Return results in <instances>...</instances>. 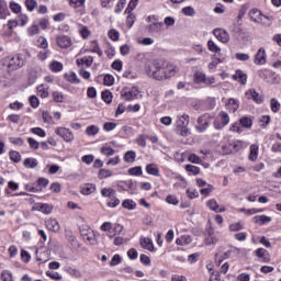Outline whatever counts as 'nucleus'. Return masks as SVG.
I'll use <instances>...</instances> for the list:
<instances>
[{"mask_svg":"<svg viewBox=\"0 0 281 281\" xmlns=\"http://www.w3.org/2000/svg\"><path fill=\"white\" fill-rule=\"evenodd\" d=\"M161 71H162V80H168V78H172V76H177V72L179 71V67L177 65L162 59L161 61Z\"/></svg>","mask_w":281,"mask_h":281,"instance_id":"obj_3","label":"nucleus"},{"mask_svg":"<svg viewBox=\"0 0 281 281\" xmlns=\"http://www.w3.org/2000/svg\"><path fill=\"white\" fill-rule=\"evenodd\" d=\"M1 280H2V281H13L12 272H10V271H8V270H4V271L1 273Z\"/></svg>","mask_w":281,"mask_h":281,"instance_id":"obj_62","label":"nucleus"},{"mask_svg":"<svg viewBox=\"0 0 281 281\" xmlns=\"http://www.w3.org/2000/svg\"><path fill=\"white\" fill-rule=\"evenodd\" d=\"M252 223H256L257 225H265L267 223H271V217L267 215H256L252 217Z\"/></svg>","mask_w":281,"mask_h":281,"instance_id":"obj_22","label":"nucleus"},{"mask_svg":"<svg viewBox=\"0 0 281 281\" xmlns=\"http://www.w3.org/2000/svg\"><path fill=\"white\" fill-rule=\"evenodd\" d=\"M45 224L49 232H60V224H58V221L50 218L47 220Z\"/></svg>","mask_w":281,"mask_h":281,"instance_id":"obj_19","label":"nucleus"},{"mask_svg":"<svg viewBox=\"0 0 281 281\" xmlns=\"http://www.w3.org/2000/svg\"><path fill=\"white\" fill-rule=\"evenodd\" d=\"M182 14H184V16H194L196 11L192 7H184L182 8Z\"/></svg>","mask_w":281,"mask_h":281,"instance_id":"obj_57","label":"nucleus"},{"mask_svg":"<svg viewBox=\"0 0 281 281\" xmlns=\"http://www.w3.org/2000/svg\"><path fill=\"white\" fill-rule=\"evenodd\" d=\"M37 5H38V2H36V0H25V7H26V10H29V12H34Z\"/></svg>","mask_w":281,"mask_h":281,"instance_id":"obj_49","label":"nucleus"},{"mask_svg":"<svg viewBox=\"0 0 281 281\" xmlns=\"http://www.w3.org/2000/svg\"><path fill=\"white\" fill-rule=\"evenodd\" d=\"M9 142L11 144H14V146H24L25 140L21 137H10Z\"/></svg>","mask_w":281,"mask_h":281,"instance_id":"obj_58","label":"nucleus"},{"mask_svg":"<svg viewBox=\"0 0 281 281\" xmlns=\"http://www.w3.org/2000/svg\"><path fill=\"white\" fill-rule=\"evenodd\" d=\"M207 49L209 52H211L212 54H221V48L218 47V45H216V43L212 40H210L207 42Z\"/></svg>","mask_w":281,"mask_h":281,"instance_id":"obj_33","label":"nucleus"},{"mask_svg":"<svg viewBox=\"0 0 281 281\" xmlns=\"http://www.w3.org/2000/svg\"><path fill=\"white\" fill-rule=\"evenodd\" d=\"M186 170L188 171L189 175H193V176H196L201 172V168L193 165H187Z\"/></svg>","mask_w":281,"mask_h":281,"instance_id":"obj_47","label":"nucleus"},{"mask_svg":"<svg viewBox=\"0 0 281 281\" xmlns=\"http://www.w3.org/2000/svg\"><path fill=\"white\" fill-rule=\"evenodd\" d=\"M125 7H126V0H119L114 9L115 14H120V12H122V10H124Z\"/></svg>","mask_w":281,"mask_h":281,"instance_id":"obj_59","label":"nucleus"},{"mask_svg":"<svg viewBox=\"0 0 281 281\" xmlns=\"http://www.w3.org/2000/svg\"><path fill=\"white\" fill-rule=\"evenodd\" d=\"M101 98L106 104H111V102H113V93L109 90L103 91Z\"/></svg>","mask_w":281,"mask_h":281,"instance_id":"obj_43","label":"nucleus"},{"mask_svg":"<svg viewBox=\"0 0 281 281\" xmlns=\"http://www.w3.org/2000/svg\"><path fill=\"white\" fill-rule=\"evenodd\" d=\"M238 100L236 99H229L228 102L226 103V109L231 112V113H236L238 111Z\"/></svg>","mask_w":281,"mask_h":281,"instance_id":"obj_23","label":"nucleus"},{"mask_svg":"<svg viewBox=\"0 0 281 281\" xmlns=\"http://www.w3.org/2000/svg\"><path fill=\"white\" fill-rule=\"evenodd\" d=\"M175 23H177V19H175V16H166L162 22L165 26V32H167V30H170V27H173Z\"/></svg>","mask_w":281,"mask_h":281,"instance_id":"obj_26","label":"nucleus"},{"mask_svg":"<svg viewBox=\"0 0 281 281\" xmlns=\"http://www.w3.org/2000/svg\"><path fill=\"white\" fill-rule=\"evenodd\" d=\"M128 175H132V177H142V175H144V171L142 170V166L130 168Z\"/></svg>","mask_w":281,"mask_h":281,"instance_id":"obj_42","label":"nucleus"},{"mask_svg":"<svg viewBox=\"0 0 281 281\" xmlns=\"http://www.w3.org/2000/svg\"><path fill=\"white\" fill-rule=\"evenodd\" d=\"M3 63L10 71H16V69L25 66V55L16 54L14 56H8Z\"/></svg>","mask_w":281,"mask_h":281,"instance_id":"obj_2","label":"nucleus"},{"mask_svg":"<svg viewBox=\"0 0 281 281\" xmlns=\"http://www.w3.org/2000/svg\"><path fill=\"white\" fill-rule=\"evenodd\" d=\"M31 133H33V135H37L38 137H46L47 136V133H45V130H43L41 127L31 128Z\"/></svg>","mask_w":281,"mask_h":281,"instance_id":"obj_56","label":"nucleus"},{"mask_svg":"<svg viewBox=\"0 0 281 281\" xmlns=\"http://www.w3.org/2000/svg\"><path fill=\"white\" fill-rule=\"evenodd\" d=\"M65 77L66 80L71 85H80V78H78V75H76V72H70L69 75H65Z\"/></svg>","mask_w":281,"mask_h":281,"instance_id":"obj_34","label":"nucleus"},{"mask_svg":"<svg viewBox=\"0 0 281 281\" xmlns=\"http://www.w3.org/2000/svg\"><path fill=\"white\" fill-rule=\"evenodd\" d=\"M9 158L11 159V161H13L14 164H19V161H21V154L16 150H11L9 153Z\"/></svg>","mask_w":281,"mask_h":281,"instance_id":"obj_48","label":"nucleus"},{"mask_svg":"<svg viewBox=\"0 0 281 281\" xmlns=\"http://www.w3.org/2000/svg\"><path fill=\"white\" fill-rule=\"evenodd\" d=\"M109 177H113V171L109 169H101L99 171V179H109Z\"/></svg>","mask_w":281,"mask_h":281,"instance_id":"obj_55","label":"nucleus"},{"mask_svg":"<svg viewBox=\"0 0 281 281\" xmlns=\"http://www.w3.org/2000/svg\"><path fill=\"white\" fill-rule=\"evenodd\" d=\"M139 243H140V247H143V249H147V251L155 250V245L153 244V239H150L148 237H140Z\"/></svg>","mask_w":281,"mask_h":281,"instance_id":"obj_13","label":"nucleus"},{"mask_svg":"<svg viewBox=\"0 0 281 281\" xmlns=\"http://www.w3.org/2000/svg\"><path fill=\"white\" fill-rule=\"evenodd\" d=\"M137 95H139V89L137 87H133L131 90L122 92V98L127 102L131 100H136Z\"/></svg>","mask_w":281,"mask_h":281,"instance_id":"obj_11","label":"nucleus"},{"mask_svg":"<svg viewBox=\"0 0 281 281\" xmlns=\"http://www.w3.org/2000/svg\"><path fill=\"white\" fill-rule=\"evenodd\" d=\"M177 124L178 127L188 126L190 124V115L182 114L181 116H179Z\"/></svg>","mask_w":281,"mask_h":281,"instance_id":"obj_32","label":"nucleus"},{"mask_svg":"<svg viewBox=\"0 0 281 281\" xmlns=\"http://www.w3.org/2000/svg\"><path fill=\"white\" fill-rule=\"evenodd\" d=\"M190 243H192V237L186 236V235L176 239V244L180 245L182 247L186 246V245H190Z\"/></svg>","mask_w":281,"mask_h":281,"instance_id":"obj_39","label":"nucleus"},{"mask_svg":"<svg viewBox=\"0 0 281 281\" xmlns=\"http://www.w3.org/2000/svg\"><path fill=\"white\" fill-rule=\"evenodd\" d=\"M56 43H57L58 47H60L61 49H68V47H71V45H72L71 37H69L67 35L57 36Z\"/></svg>","mask_w":281,"mask_h":281,"instance_id":"obj_8","label":"nucleus"},{"mask_svg":"<svg viewBox=\"0 0 281 281\" xmlns=\"http://www.w3.org/2000/svg\"><path fill=\"white\" fill-rule=\"evenodd\" d=\"M210 114H203L198 119V126L196 131L199 133H205L207 128L210 127Z\"/></svg>","mask_w":281,"mask_h":281,"instance_id":"obj_5","label":"nucleus"},{"mask_svg":"<svg viewBox=\"0 0 281 281\" xmlns=\"http://www.w3.org/2000/svg\"><path fill=\"white\" fill-rule=\"evenodd\" d=\"M8 16H10L8 2L5 0H0V19H8Z\"/></svg>","mask_w":281,"mask_h":281,"instance_id":"obj_18","label":"nucleus"},{"mask_svg":"<svg viewBox=\"0 0 281 281\" xmlns=\"http://www.w3.org/2000/svg\"><path fill=\"white\" fill-rule=\"evenodd\" d=\"M249 18L251 21H254V23H262V19H267V16H265L258 9L250 10Z\"/></svg>","mask_w":281,"mask_h":281,"instance_id":"obj_12","label":"nucleus"},{"mask_svg":"<svg viewBox=\"0 0 281 281\" xmlns=\"http://www.w3.org/2000/svg\"><path fill=\"white\" fill-rule=\"evenodd\" d=\"M245 228V225L240 222H236L229 225V232H240Z\"/></svg>","mask_w":281,"mask_h":281,"instance_id":"obj_54","label":"nucleus"},{"mask_svg":"<svg viewBox=\"0 0 281 281\" xmlns=\"http://www.w3.org/2000/svg\"><path fill=\"white\" fill-rule=\"evenodd\" d=\"M188 161H190L191 164H201V157H199L196 154H191L188 157Z\"/></svg>","mask_w":281,"mask_h":281,"instance_id":"obj_61","label":"nucleus"},{"mask_svg":"<svg viewBox=\"0 0 281 281\" xmlns=\"http://www.w3.org/2000/svg\"><path fill=\"white\" fill-rule=\"evenodd\" d=\"M270 106H271L272 113H278V111H280V106H281L280 101H278L277 99H271Z\"/></svg>","mask_w":281,"mask_h":281,"instance_id":"obj_53","label":"nucleus"},{"mask_svg":"<svg viewBox=\"0 0 281 281\" xmlns=\"http://www.w3.org/2000/svg\"><path fill=\"white\" fill-rule=\"evenodd\" d=\"M139 0H131L128 2L127 8L125 9V14H131V12H133V10H135V8H137Z\"/></svg>","mask_w":281,"mask_h":281,"instance_id":"obj_45","label":"nucleus"},{"mask_svg":"<svg viewBox=\"0 0 281 281\" xmlns=\"http://www.w3.org/2000/svg\"><path fill=\"white\" fill-rule=\"evenodd\" d=\"M135 21H137L135 13H133V12L127 13L126 25H127L128 30H131V27H133V25H135Z\"/></svg>","mask_w":281,"mask_h":281,"instance_id":"obj_41","label":"nucleus"},{"mask_svg":"<svg viewBox=\"0 0 281 281\" xmlns=\"http://www.w3.org/2000/svg\"><path fill=\"white\" fill-rule=\"evenodd\" d=\"M122 207H124L125 210L133 211L137 207V203L131 199H126L123 201Z\"/></svg>","mask_w":281,"mask_h":281,"instance_id":"obj_30","label":"nucleus"},{"mask_svg":"<svg viewBox=\"0 0 281 281\" xmlns=\"http://www.w3.org/2000/svg\"><path fill=\"white\" fill-rule=\"evenodd\" d=\"M23 166L24 168L34 169L38 166V160L36 158H25Z\"/></svg>","mask_w":281,"mask_h":281,"instance_id":"obj_28","label":"nucleus"},{"mask_svg":"<svg viewBox=\"0 0 281 281\" xmlns=\"http://www.w3.org/2000/svg\"><path fill=\"white\" fill-rule=\"evenodd\" d=\"M114 194H117V192L115 191V189L113 188H103L101 190V195L104 198V199H112V196Z\"/></svg>","mask_w":281,"mask_h":281,"instance_id":"obj_29","label":"nucleus"},{"mask_svg":"<svg viewBox=\"0 0 281 281\" xmlns=\"http://www.w3.org/2000/svg\"><path fill=\"white\" fill-rule=\"evenodd\" d=\"M162 59H153L145 64V74L153 80H164V72L161 71Z\"/></svg>","mask_w":281,"mask_h":281,"instance_id":"obj_1","label":"nucleus"},{"mask_svg":"<svg viewBox=\"0 0 281 281\" xmlns=\"http://www.w3.org/2000/svg\"><path fill=\"white\" fill-rule=\"evenodd\" d=\"M115 128H117V123L106 122L103 124V131L106 133H111V131H115Z\"/></svg>","mask_w":281,"mask_h":281,"instance_id":"obj_52","label":"nucleus"},{"mask_svg":"<svg viewBox=\"0 0 281 281\" xmlns=\"http://www.w3.org/2000/svg\"><path fill=\"white\" fill-rule=\"evenodd\" d=\"M213 34L221 43H229V33H227V31L223 29H214Z\"/></svg>","mask_w":281,"mask_h":281,"instance_id":"obj_9","label":"nucleus"},{"mask_svg":"<svg viewBox=\"0 0 281 281\" xmlns=\"http://www.w3.org/2000/svg\"><path fill=\"white\" fill-rule=\"evenodd\" d=\"M227 124H229V114L223 111L220 112L216 119L214 120V128H216V131H221L222 128H225Z\"/></svg>","mask_w":281,"mask_h":281,"instance_id":"obj_4","label":"nucleus"},{"mask_svg":"<svg viewBox=\"0 0 281 281\" xmlns=\"http://www.w3.org/2000/svg\"><path fill=\"white\" fill-rule=\"evenodd\" d=\"M70 8H85L87 0H68Z\"/></svg>","mask_w":281,"mask_h":281,"instance_id":"obj_50","label":"nucleus"},{"mask_svg":"<svg viewBox=\"0 0 281 281\" xmlns=\"http://www.w3.org/2000/svg\"><path fill=\"white\" fill-rule=\"evenodd\" d=\"M101 154L105 155V157H113L115 155V149L111 148V146H103L101 148Z\"/></svg>","mask_w":281,"mask_h":281,"instance_id":"obj_46","label":"nucleus"},{"mask_svg":"<svg viewBox=\"0 0 281 281\" xmlns=\"http://www.w3.org/2000/svg\"><path fill=\"white\" fill-rule=\"evenodd\" d=\"M10 10L14 13V14H20L21 12V4L14 2V1H11L10 2Z\"/></svg>","mask_w":281,"mask_h":281,"instance_id":"obj_60","label":"nucleus"},{"mask_svg":"<svg viewBox=\"0 0 281 281\" xmlns=\"http://www.w3.org/2000/svg\"><path fill=\"white\" fill-rule=\"evenodd\" d=\"M233 80L240 82V85H247V74H245L243 70L238 69L233 75Z\"/></svg>","mask_w":281,"mask_h":281,"instance_id":"obj_16","label":"nucleus"},{"mask_svg":"<svg viewBox=\"0 0 281 281\" xmlns=\"http://www.w3.org/2000/svg\"><path fill=\"white\" fill-rule=\"evenodd\" d=\"M95 192V184L87 183L81 187V194L89 195Z\"/></svg>","mask_w":281,"mask_h":281,"instance_id":"obj_27","label":"nucleus"},{"mask_svg":"<svg viewBox=\"0 0 281 281\" xmlns=\"http://www.w3.org/2000/svg\"><path fill=\"white\" fill-rule=\"evenodd\" d=\"M247 98L257 102V104H262V97L256 91V89H250L246 92Z\"/></svg>","mask_w":281,"mask_h":281,"instance_id":"obj_17","label":"nucleus"},{"mask_svg":"<svg viewBox=\"0 0 281 281\" xmlns=\"http://www.w3.org/2000/svg\"><path fill=\"white\" fill-rule=\"evenodd\" d=\"M147 32H149V34H164V32H166L164 22L150 23L149 25H147Z\"/></svg>","mask_w":281,"mask_h":281,"instance_id":"obj_7","label":"nucleus"},{"mask_svg":"<svg viewBox=\"0 0 281 281\" xmlns=\"http://www.w3.org/2000/svg\"><path fill=\"white\" fill-rule=\"evenodd\" d=\"M98 133H100V127H98L97 125H90L86 128V135H88L89 137L95 136L98 135Z\"/></svg>","mask_w":281,"mask_h":281,"instance_id":"obj_36","label":"nucleus"},{"mask_svg":"<svg viewBox=\"0 0 281 281\" xmlns=\"http://www.w3.org/2000/svg\"><path fill=\"white\" fill-rule=\"evenodd\" d=\"M252 124L254 123L251 122V119L247 116H243L239 121V125L241 126V128H251Z\"/></svg>","mask_w":281,"mask_h":281,"instance_id":"obj_38","label":"nucleus"},{"mask_svg":"<svg viewBox=\"0 0 281 281\" xmlns=\"http://www.w3.org/2000/svg\"><path fill=\"white\" fill-rule=\"evenodd\" d=\"M145 170L147 175H150L151 177H161V173L159 172V167H157L156 164L146 165Z\"/></svg>","mask_w":281,"mask_h":281,"instance_id":"obj_15","label":"nucleus"},{"mask_svg":"<svg viewBox=\"0 0 281 281\" xmlns=\"http://www.w3.org/2000/svg\"><path fill=\"white\" fill-rule=\"evenodd\" d=\"M206 205H207L209 209L212 210V212H216V213L225 212V207L218 206V202H216V200H214V199L209 200L206 202Z\"/></svg>","mask_w":281,"mask_h":281,"instance_id":"obj_20","label":"nucleus"},{"mask_svg":"<svg viewBox=\"0 0 281 281\" xmlns=\"http://www.w3.org/2000/svg\"><path fill=\"white\" fill-rule=\"evenodd\" d=\"M106 205L108 207H117V205H120V200L117 199V193L114 194L112 198H109L106 201Z\"/></svg>","mask_w":281,"mask_h":281,"instance_id":"obj_35","label":"nucleus"},{"mask_svg":"<svg viewBox=\"0 0 281 281\" xmlns=\"http://www.w3.org/2000/svg\"><path fill=\"white\" fill-rule=\"evenodd\" d=\"M80 234H81L83 240L86 243H88V245H95V243H97L95 236H93V232L91 229L88 231V234H85V229H81Z\"/></svg>","mask_w":281,"mask_h":281,"instance_id":"obj_14","label":"nucleus"},{"mask_svg":"<svg viewBox=\"0 0 281 281\" xmlns=\"http://www.w3.org/2000/svg\"><path fill=\"white\" fill-rule=\"evenodd\" d=\"M249 146V144L245 140H236L233 144V148L234 150H236V153H238V150H243V148H247Z\"/></svg>","mask_w":281,"mask_h":281,"instance_id":"obj_37","label":"nucleus"},{"mask_svg":"<svg viewBox=\"0 0 281 281\" xmlns=\"http://www.w3.org/2000/svg\"><path fill=\"white\" fill-rule=\"evenodd\" d=\"M136 157H137V154L135 153V150H128L123 156V160L125 161V164H133Z\"/></svg>","mask_w":281,"mask_h":281,"instance_id":"obj_25","label":"nucleus"},{"mask_svg":"<svg viewBox=\"0 0 281 281\" xmlns=\"http://www.w3.org/2000/svg\"><path fill=\"white\" fill-rule=\"evenodd\" d=\"M166 203H168L169 205H177L179 203V199H177L176 195H168L166 198Z\"/></svg>","mask_w":281,"mask_h":281,"instance_id":"obj_63","label":"nucleus"},{"mask_svg":"<svg viewBox=\"0 0 281 281\" xmlns=\"http://www.w3.org/2000/svg\"><path fill=\"white\" fill-rule=\"evenodd\" d=\"M54 102L63 103L65 102V94L61 91H54L52 93Z\"/></svg>","mask_w":281,"mask_h":281,"instance_id":"obj_40","label":"nucleus"},{"mask_svg":"<svg viewBox=\"0 0 281 281\" xmlns=\"http://www.w3.org/2000/svg\"><path fill=\"white\" fill-rule=\"evenodd\" d=\"M255 65H266L267 64V50L265 48H259L255 55Z\"/></svg>","mask_w":281,"mask_h":281,"instance_id":"obj_10","label":"nucleus"},{"mask_svg":"<svg viewBox=\"0 0 281 281\" xmlns=\"http://www.w3.org/2000/svg\"><path fill=\"white\" fill-rule=\"evenodd\" d=\"M55 133L63 137L64 142H74V132L67 127H57L55 128Z\"/></svg>","mask_w":281,"mask_h":281,"instance_id":"obj_6","label":"nucleus"},{"mask_svg":"<svg viewBox=\"0 0 281 281\" xmlns=\"http://www.w3.org/2000/svg\"><path fill=\"white\" fill-rule=\"evenodd\" d=\"M258 150H260L258 145L256 144L250 145L249 155H248L249 161H256V159H258Z\"/></svg>","mask_w":281,"mask_h":281,"instance_id":"obj_21","label":"nucleus"},{"mask_svg":"<svg viewBox=\"0 0 281 281\" xmlns=\"http://www.w3.org/2000/svg\"><path fill=\"white\" fill-rule=\"evenodd\" d=\"M76 64L78 65V67H82V65H86V67H91V65H93V57L88 56L79 58L76 60Z\"/></svg>","mask_w":281,"mask_h":281,"instance_id":"obj_24","label":"nucleus"},{"mask_svg":"<svg viewBox=\"0 0 281 281\" xmlns=\"http://www.w3.org/2000/svg\"><path fill=\"white\" fill-rule=\"evenodd\" d=\"M49 69L54 74H58V71H63V63L54 60L49 64Z\"/></svg>","mask_w":281,"mask_h":281,"instance_id":"obj_31","label":"nucleus"},{"mask_svg":"<svg viewBox=\"0 0 281 281\" xmlns=\"http://www.w3.org/2000/svg\"><path fill=\"white\" fill-rule=\"evenodd\" d=\"M37 93L42 98H47L49 95V87H44L43 85L37 87Z\"/></svg>","mask_w":281,"mask_h":281,"instance_id":"obj_51","label":"nucleus"},{"mask_svg":"<svg viewBox=\"0 0 281 281\" xmlns=\"http://www.w3.org/2000/svg\"><path fill=\"white\" fill-rule=\"evenodd\" d=\"M257 258H262L263 259V262H269V258H267V249L265 248H258L256 251H255Z\"/></svg>","mask_w":281,"mask_h":281,"instance_id":"obj_44","label":"nucleus"},{"mask_svg":"<svg viewBox=\"0 0 281 281\" xmlns=\"http://www.w3.org/2000/svg\"><path fill=\"white\" fill-rule=\"evenodd\" d=\"M221 153L222 155H232V145L223 144Z\"/></svg>","mask_w":281,"mask_h":281,"instance_id":"obj_64","label":"nucleus"}]
</instances>
